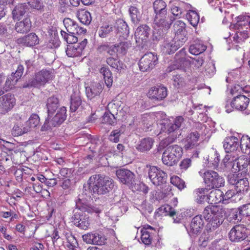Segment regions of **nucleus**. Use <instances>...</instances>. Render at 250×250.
Listing matches in <instances>:
<instances>
[{
  "label": "nucleus",
  "instance_id": "obj_1",
  "mask_svg": "<svg viewBox=\"0 0 250 250\" xmlns=\"http://www.w3.org/2000/svg\"><path fill=\"white\" fill-rule=\"evenodd\" d=\"M76 208L74 210V214L71 217L72 222L81 229L86 230L89 226L88 217L83 215L82 212L97 213L100 212V210L96 207H93L85 199L82 198L79 195L78 199L76 201Z\"/></svg>",
  "mask_w": 250,
  "mask_h": 250
},
{
  "label": "nucleus",
  "instance_id": "obj_2",
  "mask_svg": "<svg viewBox=\"0 0 250 250\" xmlns=\"http://www.w3.org/2000/svg\"><path fill=\"white\" fill-rule=\"evenodd\" d=\"M184 121V118L181 116L176 117L172 121L168 119L161 120L156 124L157 129L155 130L154 134L158 135L162 132H165L171 136L170 138H167L164 142V145H167L168 143L173 142L178 136L181 135L179 128Z\"/></svg>",
  "mask_w": 250,
  "mask_h": 250
},
{
  "label": "nucleus",
  "instance_id": "obj_3",
  "mask_svg": "<svg viewBox=\"0 0 250 250\" xmlns=\"http://www.w3.org/2000/svg\"><path fill=\"white\" fill-rule=\"evenodd\" d=\"M153 9L154 13V24L165 30L169 29L175 18L169 16L166 3L163 0H156L153 2Z\"/></svg>",
  "mask_w": 250,
  "mask_h": 250
},
{
  "label": "nucleus",
  "instance_id": "obj_4",
  "mask_svg": "<svg viewBox=\"0 0 250 250\" xmlns=\"http://www.w3.org/2000/svg\"><path fill=\"white\" fill-rule=\"evenodd\" d=\"M224 211L221 207L209 205L206 207L203 212V215L208 221L207 230L212 231L218 228L224 221Z\"/></svg>",
  "mask_w": 250,
  "mask_h": 250
},
{
  "label": "nucleus",
  "instance_id": "obj_5",
  "mask_svg": "<svg viewBox=\"0 0 250 250\" xmlns=\"http://www.w3.org/2000/svg\"><path fill=\"white\" fill-rule=\"evenodd\" d=\"M88 185L91 192L98 195L109 192L114 186L113 180L111 178L100 174L91 176L89 179Z\"/></svg>",
  "mask_w": 250,
  "mask_h": 250
},
{
  "label": "nucleus",
  "instance_id": "obj_6",
  "mask_svg": "<svg viewBox=\"0 0 250 250\" xmlns=\"http://www.w3.org/2000/svg\"><path fill=\"white\" fill-rule=\"evenodd\" d=\"M223 147L227 154L223 160L225 165L227 163H232L238 158L239 152V139L234 136L226 138Z\"/></svg>",
  "mask_w": 250,
  "mask_h": 250
},
{
  "label": "nucleus",
  "instance_id": "obj_7",
  "mask_svg": "<svg viewBox=\"0 0 250 250\" xmlns=\"http://www.w3.org/2000/svg\"><path fill=\"white\" fill-rule=\"evenodd\" d=\"M53 70L42 69L36 73L34 78L29 79L22 85L23 88L39 87L44 85L54 77Z\"/></svg>",
  "mask_w": 250,
  "mask_h": 250
},
{
  "label": "nucleus",
  "instance_id": "obj_8",
  "mask_svg": "<svg viewBox=\"0 0 250 250\" xmlns=\"http://www.w3.org/2000/svg\"><path fill=\"white\" fill-rule=\"evenodd\" d=\"M228 181L229 184L234 186L236 194H238V196H241L239 200L250 190L248 179L247 178L242 177V174L240 175L239 174H230L228 175Z\"/></svg>",
  "mask_w": 250,
  "mask_h": 250
},
{
  "label": "nucleus",
  "instance_id": "obj_9",
  "mask_svg": "<svg viewBox=\"0 0 250 250\" xmlns=\"http://www.w3.org/2000/svg\"><path fill=\"white\" fill-rule=\"evenodd\" d=\"M183 154L182 147L178 145H172L167 147L162 155L164 164L172 166L177 163Z\"/></svg>",
  "mask_w": 250,
  "mask_h": 250
},
{
  "label": "nucleus",
  "instance_id": "obj_10",
  "mask_svg": "<svg viewBox=\"0 0 250 250\" xmlns=\"http://www.w3.org/2000/svg\"><path fill=\"white\" fill-rule=\"evenodd\" d=\"M66 108L62 106L57 110V112L54 116L52 117L54 114H51L50 115L48 114L47 118L42 127V130L45 131L61 125L66 119Z\"/></svg>",
  "mask_w": 250,
  "mask_h": 250
},
{
  "label": "nucleus",
  "instance_id": "obj_11",
  "mask_svg": "<svg viewBox=\"0 0 250 250\" xmlns=\"http://www.w3.org/2000/svg\"><path fill=\"white\" fill-rule=\"evenodd\" d=\"M204 182L208 189L219 188L224 185V179L213 170H207L203 174Z\"/></svg>",
  "mask_w": 250,
  "mask_h": 250
},
{
  "label": "nucleus",
  "instance_id": "obj_12",
  "mask_svg": "<svg viewBox=\"0 0 250 250\" xmlns=\"http://www.w3.org/2000/svg\"><path fill=\"white\" fill-rule=\"evenodd\" d=\"M148 174L150 180L156 186H161L166 183L167 174L157 167H150Z\"/></svg>",
  "mask_w": 250,
  "mask_h": 250
},
{
  "label": "nucleus",
  "instance_id": "obj_13",
  "mask_svg": "<svg viewBox=\"0 0 250 250\" xmlns=\"http://www.w3.org/2000/svg\"><path fill=\"white\" fill-rule=\"evenodd\" d=\"M157 63V55L156 54L148 52L141 58L139 66L141 71L146 72L152 70Z\"/></svg>",
  "mask_w": 250,
  "mask_h": 250
},
{
  "label": "nucleus",
  "instance_id": "obj_14",
  "mask_svg": "<svg viewBox=\"0 0 250 250\" xmlns=\"http://www.w3.org/2000/svg\"><path fill=\"white\" fill-rule=\"evenodd\" d=\"M179 40H176L175 38L172 39H167L161 46V51L164 54H171L174 53L179 48L185 43V39L179 38Z\"/></svg>",
  "mask_w": 250,
  "mask_h": 250
},
{
  "label": "nucleus",
  "instance_id": "obj_15",
  "mask_svg": "<svg viewBox=\"0 0 250 250\" xmlns=\"http://www.w3.org/2000/svg\"><path fill=\"white\" fill-rule=\"evenodd\" d=\"M250 103L249 98L244 95L240 94L235 96L232 101L229 103L230 105L227 104L226 105V112H230L231 108H235L238 110H245Z\"/></svg>",
  "mask_w": 250,
  "mask_h": 250
},
{
  "label": "nucleus",
  "instance_id": "obj_16",
  "mask_svg": "<svg viewBox=\"0 0 250 250\" xmlns=\"http://www.w3.org/2000/svg\"><path fill=\"white\" fill-rule=\"evenodd\" d=\"M16 104V99L11 94L7 93L0 97V114L5 115L10 111Z\"/></svg>",
  "mask_w": 250,
  "mask_h": 250
},
{
  "label": "nucleus",
  "instance_id": "obj_17",
  "mask_svg": "<svg viewBox=\"0 0 250 250\" xmlns=\"http://www.w3.org/2000/svg\"><path fill=\"white\" fill-rule=\"evenodd\" d=\"M167 95V88L162 85L152 87L147 93L148 97L154 102L163 100Z\"/></svg>",
  "mask_w": 250,
  "mask_h": 250
},
{
  "label": "nucleus",
  "instance_id": "obj_18",
  "mask_svg": "<svg viewBox=\"0 0 250 250\" xmlns=\"http://www.w3.org/2000/svg\"><path fill=\"white\" fill-rule=\"evenodd\" d=\"M247 229L244 225H235L230 230L229 238L232 242H240L247 237Z\"/></svg>",
  "mask_w": 250,
  "mask_h": 250
},
{
  "label": "nucleus",
  "instance_id": "obj_19",
  "mask_svg": "<svg viewBox=\"0 0 250 250\" xmlns=\"http://www.w3.org/2000/svg\"><path fill=\"white\" fill-rule=\"evenodd\" d=\"M186 51L185 48H182L177 53L174 57V60L167 67L166 72L169 73L176 69H180L186 61Z\"/></svg>",
  "mask_w": 250,
  "mask_h": 250
},
{
  "label": "nucleus",
  "instance_id": "obj_20",
  "mask_svg": "<svg viewBox=\"0 0 250 250\" xmlns=\"http://www.w3.org/2000/svg\"><path fill=\"white\" fill-rule=\"evenodd\" d=\"M150 29L146 24L139 26L135 33L136 42L142 46L145 45L149 35Z\"/></svg>",
  "mask_w": 250,
  "mask_h": 250
},
{
  "label": "nucleus",
  "instance_id": "obj_21",
  "mask_svg": "<svg viewBox=\"0 0 250 250\" xmlns=\"http://www.w3.org/2000/svg\"><path fill=\"white\" fill-rule=\"evenodd\" d=\"M116 174L119 181L123 184L130 185L135 182L134 174L127 169H119L116 170Z\"/></svg>",
  "mask_w": 250,
  "mask_h": 250
},
{
  "label": "nucleus",
  "instance_id": "obj_22",
  "mask_svg": "<svg viewBox=\"0 0 250 250\" xmlns=\"http://www.w3.org/2000/svg\"><path fill=\"white\" fill-rule=\"evenodd\" d=\"M104 85L100 83H94L90 86L86 87L85 93L90 100L100 99V94L103 90Z\"/></svg>",
  "mask_w": 250,
  "mask_h": 250
},
{
  "label": "nucleus",
  "instance_id": "obj_23",
  "mask_svg": "<svg viewBox=\"0 0 250 250\" xmlns=\"http://www.w3.org/2000/svg\"><path fill=\"white\" fill-rule=\"evenodd\" d=\"M191 5L188 3L176 1L171 4L170 11L173 16L176 18L179 19L181 18L183 13L185 11H188Z\"/></svg>",
  "mask_w": 250,
  "mask_h": 250
},
{
  "label": "nucleus",
  "instance_id": "obj_24",
  "mask_svg": "<svg viewBox=\"0 0 250 250\" xmlns=\"http://www.w3.org/2000/svg\"><path fill=\"white\" fill-rule=\"evenodd\" d=\"M84 242L93 245H102L105 243V238L98 233H88L83 235Z\"/></svg>",
  "mask_w": 250,
  "mask_h": 250
},
{
  "label": "nucleus",
  "instance_id": "obj_25",
  "mask_svg": "<svg viewBox=\"0 0 250 250\" xmlns=\"http://www.w3.org/2000/svg\"><path fill=\"white\" fill-rule=\"evenodd\" d=\"M63 24L67 31L72 34H82L86 32V30L78 26V24L71 19L67 18L63 20Z\"/></svg>",
  "mask_w": 250,
  "mask_h": 250
},
{
  "label": "nucleus",
  "instance_id": "obj_26",
  "mask_svg": "<svg viewBox=\"0 0 250 250\" xmlns=\"http://www.w3.org/2000/svg\"><path fill=\"white\" fill-rule=\"evenodd\" d=\"M204 221L202 215H196L194 217L190 224V232L197 235L200 233L204 226Z\"/></svg>",
  "mask_w": 250,
  "mask_h": 250
},
{
  "label": "nucleus",
  "instance_id": "obj_27",
  "mask_svg": "<svg viewBox=\"0 0 250 250\" xmlns=\"http://www.w3.org/2000/svg\"><path fill=\"white\" fill-rule=\"evenodd\" d=\"M200 133L197 131L189 133L184 141V147L186 149H192L198 146V142L200 138Z\"/></svg>",
  "mask_w": 250,
  "mask_h": 250
},
{
  "label": "nucleus",
  "instance_id": "obj_28",
  "mask_svg": "<svg viewBox=\"0 0 250 250\" xmlns=\"http://www.w3.org/2000/svg\"><path fill=\"white\" fill-rule=\"evenodd\" d=\"M174 30L175 33L176 40H179V38L185 39V42L187 41V33L186 30V24L182 21H176L173 25Z\"/></svg>",
  "mask_w": 250,
  "mask_h": 250
},
{
  "label": "nucleus",
  "instance_id": "obj_29",
  "mask_svg": "<svg viewBox=\"0 0 250 250\" xmlns=\"http://www.w3.org/2000/svg\"><path fill=\"white\" fill-rule=\"evenodd\" d=\"M18 42L23 44L27 46H33L39 43V39L34 33H31L23 38L18 40Z\"/></svg>",
  "mask_w": 250,
  "mask_h": 250
},
{
  "label": "nucleus",
  "instance_id": "obj_30",
  "mask_svg": "<svg viewBox=\"0 0 250 250\" xmlns=\"http://www.w3.org/2000/svg\"><path fill=\"white\" fill-rule=\"evenodd\" d=\"M237 161L236 165L239 171L243 173H246L248 171V167L250 166V157L241 156L235 160Z\"/></svg>",
  "mask_w": 250,
  "mask_h": 250
},
{
  "label": "nucleus",
  "instance_id": "obj_31",
  "mask_svg": "<svg viewBox=\"0 0 250 250\" xmlns=\"http://www.w3.org/2000/svg\"><path fill=\"white\" fill-rule=\"evenodd\" d=\"M114 26V29L116 28L118 33L121 34L120 36H122L124 38L128 37L129 34V27L124 20L122 19L117 20Z\"/></svg>",
  "mask_w": 250,
  "mask_h": 250
},
{
  "label": "nucleus",
  "instance_id": "obj_32",
  "mask_svg": "<svg viewBox=\"0 0 250 250\" xmlns=\"http://www.w3.org/2000/svg\"><path fill=\"white\" fill-rule=\"evenodd\" d=\"M114 30V26L109 23H103L97 30L98 36L101 38H105L110 36Z\"/></svg>",
  "mask_w": 250,
  "mask_h": 250
},
{
  "label": "nucleus",
  "instance_id": "obj_33",
  "mask_svg": "<svg viewBox=\"0 0 250 250\" xmlns=\"http://www.w3.org/2000/svg\"><path fill=\"white\" fill-rule=\"evenodd\" d=\"M28 10V6L25 3H19L12 10V16L14 20H20Z\"/></svg>",
  "mask_w": 250,
  "mask_h": 250
},
{
  "label": "nucleus",
  "instance_id": "obj_34",
  "mask_svg": "<svg viewBox=\"0 0 250 250\" xmlns=\"http://www.w3.org/2000/svg\"><path fill=\"white\" fill-rule=\"evenodd\" d=\"M154 142V140L151 138H145L140 141L136 148L139 151L142 152L148 151L152 148Z\"/></svg>",
  "mask_w": 250,
  "mask_h": 250
},
{
  "label": "nucleus",
  "instance_id": "obj_35",
  "mask_svg": "<svg viewBox=\"0 0 250 250\" xmlns=\"http://www.w3.org/2000/svg\"><path fill=\"white\" fill-rule=\"evenodd\" d=\"M31 27V22L29 19H24L22 21L18 22L15 26V30L19 33H26L30 31Z\"/></svg>",
  "mask_w": 250,
  "mask_h": 250
},
{
  "label": "nucleus",
  "instance_id": "obj_36",
  "mask_svg": "<svg viewBox=\"0 0 250 250\" xmlns=\"http://www.w3.org/2000/svg\"><path fill=\"white\" fill-rule=\"evenodd\" d=\"M46 105L48 114H54L60 106L59 100L57 97L52 96L47 100Z\"/></svg>",
  "mask_w": 250,
  "mask_h": 250
},
{
  "label": "nucleus",
  "instance_id": "obj_37",
  "mask_svg": "<svg viewBox=\"0 0 250 250\" xmlns=\"http://www.w3.org/2000/svg\"><path fill=\"white\" fill-rule=\"evenodd\" d=\"M236 22L234 24V28L236 29H243V27L250 28V16L240 15L236 18Z\"/></svg>",
  "mask_w": 250,
  "mask_h": 250
},
{
  "label": "nucleus",
  "instance_id": "obj_38",
  "mask_svg": "<svg viewBox=\"0 0 250 250\" xmlns=\"http://www.w3.org/2000/svg\"><path fill=\"white\" fill-rule=\"evenodd\" d=\"M30 131V127L21 125V123H16L11 129V134L14 137L21 136Z\"/></svg>",
  "mask_w": 250,
  "mask_h": 250
},
{
  "label": "nucleus",
  "instance_id": "obj_39",
  "mask_svg": "<svg viewBox=\"0 0 250 250\" xmlns=\"http://www.w3.org/2000/svg\"><path fill=\"white\" fill-rule=\"evenodd\" d=\"M223 191L220 189H215L210 192L208 195V202H210L211 204H218L220 202L223 203Z\"/></svg>",
  "mask_w": 250,
  "mask_h": 250
},
{
  "label": "nucleus",
  "instance_id": "obj_40",
  "mask_svg": "<svg viewBox=\"0 0 250 250\" xmlns=\"http://www.w3.org/2000/svg\"><path fill=\"white\" fill-rule=\"evenodd\" d=\"M209 189L208 188H199L195 189L194 193L196 195V201L198 204H203L205 201H208L207 193Z\"/></svg>",
  "mask_w": 250,
  "mask_h": 250
},
{
  "label": "nucleus",
  "instance_id": "obj_41",
  "mask_svg": "<svg viewBox=\"0 0 250 250\" xmlns=\"http://www.w3.org/2000/svg\"><path fill=\"white\" fill-rule=\"evenodd\" d=\"M106 63L113 68L117 70L118 72H121L126 68V65L118 59L108 58L106 59Z\"/></svg>",
  "mask_w": 250,
  "mask_h": 250
},
{
  "label": "nucleus",
  "instance_id": "obj_42",
  "mask_svg": "<svg viewBox=\"0 0 250 250\" xmlns=\"http://www.w3.org/2000/svg\"><path fill=\"white\" fill-rule=\"evenodd\" d=\"M77 17L83 24L89 25L92 20L90 13L85 9H80L77 12Z\"/></svg>",
  "mask_w": 250,
  "mask_h": 250
},
{
  "label": "nucleus",
  "instance_id": "obj_43",
  "mask_svg": "<svg viewBox=\"0 0 250 250\" xmlns=\"http://www.w3.org/2000/svg\"><path fill=\"white\" fill-rule=\"evenodd\" d=\"M100 72L102 74L106 86L108 87H110L112 85L113 77L109 68L106 66H103L100 68Z\"/></svg>",
  "mask_w": 250,
  "mask_h": 250
},
{
  "label": "nucleus",
  "instance_id": "obj_44",
  "mask_svg": "<svg viewBox=\"0 0 250 250\" xmlns=\"http://www.w3.org/2000/svg\"><path fill=\"white\" fill-rule=\"evenodd\" d=\"M220 157L219 154L216 151H214L210 153L208 156L207 161L208 167L210 168H215L218 167Z\"/></svg>",
  "mask_w": 250,
  "mask_h": 250
},
{
  "label": "nucleus",
  "instance_id": "obj_45",
  "mask_svg": "<svg viewBox=\"0 0 250 250\" xmlns=\"http://www.w3.org/2000/svg\"><path fill=\"white\" fill-rule=\"evenodd\" d=\"M82 104V99L79 92H75L71 96L70 109L75 112Z\"/></svg>",
  "mask_w": 250,
  "mask_h": 250
},
{
  "label": "nucleus",
  "instance_id": "obj_46",
  "mask_svg": "<svg viewBox=\"0 0 250 250\" xmlns=\"http://www.w3.org/2000/svg\"><path fill=\"white\" fill-rule=\"evenodd\" d=\"M206 49V46L202 42L198 41L190 46L189 51L192 54L198 55L204 52Z\"/></svg>",
  "mask_w": 250,
  "mask_h": 250
},
{
  "label": "nucleus",
  "instance_id": "obj_47",
  "mask_svg": "<svg viewBox=\"0 0 250 250\" xmlns=\"http://www.w3.org/2000/svg\"><path fill=\"white\" fill-rule=\"evenodd\" d=\"M128 11L132 22L135 24L139 23L142 18V14L139 9L135 6H131Z\"/></svg>",
  "mask_w": 250,
  "mask_h": 250
},
{
  "label": "nucleus",
  "instance_id": "obj_48",
  "mask_svg": "<svg viewBox=\"0 0 250 250\" xmlns=\"http://www.w3.org/2000/svg\"><path fill=\"white\" fill-rule=\"evenodd\" d=\"M188 11V12L186 15L187 19L193 27L197 26L200 20L199 14L195 11L190 10L189 9Z\"/></svg>",
  "mask_w": 250,
  "mask_h": 250
},
{
  "label": "nucleus",
  "instance_id": "obj_49",
  "mask_svg": "<svg viewBox=\"0 0 250 250\" xmlns=\"http://www.w3.org/2000/svg\"><path fill=\"white\" fill-rule=\"evenodd\" d=\"M239 146L243 153L249 154L250 153V138L248 136H243L239 142Z\"/></svg>",
  "mask_w": 250,
  "mask_h": 250
},
{
  "label": "nucleus",
  "instance_id": "obj_50",
  "mask_svg": "<svg viewBox=\"0 0 250 250\" xmlns=\"http://www.w3.org/2000/svg\"><path fill=\"white\" fill-rule=\"evenodd\" d=\"M102 123L104 124L114 125L117 123L116 117L111 112H105L102 118Z\"/></svg>",
  "mask_w": 250,
  "mask_h": 250
},
{
  "label": "nucleus",
  "instance_id": "obj_51",
  "mask_svg": "<svg viewBox=\"0 0 250 250\" xmlns=\"http://www.w3.org/2000/svg\"><path fill=\"white\" fill-rule=\"evenodd\" d=\"M249 37V34L247 30H239L233 37V40L237 43L244 42Z\"/></svg>",
  "mask_w": 250,
  "mask_h": 250
},
{
  "label": "nucleus",
  "instance_id": "obj_52",
  "mask_svg": "<svg viewBox=\"0 0 250 250\" xmlns=\"http://www.w3.org/2000/svg\"><path fill=\"white\" fill-rule=\"evenodd\" d=\"M82 52V48L78 45H74L68 47L66 50V54L69 57H75L81 55Z\"/></svg>",
  "mask_w": 250,
  "mask_h": 250
},
{
  "label": "nucleus",
  "instance_id": "obj_53",
  "mask_svg": "<svg viewBox=\"0 0 250 250\" xmlns=\"http://www.w3.org/2000/svg\"><path fill=\"white\" fill-rule=\"evenodd\" d=\"M117 53L122 55H125L128 49L131 46V43L129 41H125L116 44Z\"/></svg>",
  "mask_w": 250,
  "mask_h": 250
},
{
  "label": "nucleus",
  "instance_id": "obj_54",
  "mask_svg": "<svg viewBox=\"0 0 250 250\" xmlns=\"http://www.w3.org/2000/svg\"><path fill=\"white\" fill-rule=\"evenodd\" d=\"M161 210H163L164 212L166 213L165 215H169L170 217H173V222L174 223H178L179 222V219H177V218L175 219L174 216L176 215V212L175 209L172 208L170 206L168 205H167L165 206H163L161 208Z\"/></svg>",
  "mask_w": 250,
  "mask_h": 250
},
{
  "label": "nucleus",
  "instance_id": "obj_55",
  "mask_svg": "<svg viewBox=\"0 0 250 250\" xmlns=\"http://www.w3.org/2000/svg\"><path fill=\"white\" fill-rule=\"evenodd\" d=\"M40 123V118L37 114H33L29 118L28 121L25 123V125L30 127V130L32 128L36 127Z\"/></svg>",
  "mask_w": 250,
  "mask_h": 250
},
{
  "label": "nucleus",
  "instance_id": "obj_56",
  "mask_svg": "<svg viewBox=\"0 0 250 250\" xmlns=\"http://www.w3.org/2000/svg\"><path fill=\"white\" fill-rule=\"evenodd\" d=\"M170 183L180 190H182L186 187L185 183L184 180L177 176L171 177Z\"/></svg>",
  "mask_w": 250,
  "mask_h": 250
},
{
  "label": "nucleus",
  "instance_id": "obj_57",
  "mask_svg": "<svg viewBox=\"0 0 250 250\" xmlns=\"http://www.w3.org/2000/svg\"><path fill=\"white\" fill-rule=\"evenodd\" d=\"M17 79H15V77L11 75L10 76L7 78L5 82V85L3 87V91H7L12 88V87L17 83Z\"/></svg>",
  "mask_w": 250,
  "mask_h": 250
},
{
  "label": "nucleus",
  "instance_id": "obj_58",
  "mask_svg": "<svg viewBox=\"0 0 250 250\" xmlns=\"http://www.w3.org/2000/svg\"><path fill=\"white\" fill-rule=\"evenodd\" d=\"M141 240L142 242L145 245H149L151 242V238L150 232L147 230V229H145L141 230Z\"/></svg>",
  "mask_w": 250,
  "mask_h": 250
},
{
  "label": "nucleus",
  "instance_id": "obj_59",
  "mask_svg": "<svg viewBox=\"0 0 250 250\" xmlns=\"http://www.w3.org/2000/svg\"><path fill=\"white\" fill-rule=\"evenodd\" d=\"M238 210L243 217L250 216V203L244 204L239 208Z\"/></svg>",
  "mask_w": 250,
  "mask_h": 250
},
{
  "label": "nucleus",
  "instance_id": "obj_60",
  "mask_svg": "<svg viewBox=\"0 0 250 250\" xmlns=\"http://www.w3.org/2000/svg\"><path fill=\"white\" fill-rule=\"evenodd\" d=\"M122 133V129L121 128L113 130L110 133L109 136V140L111 142L116 143H118L119 141V138Z\"/></svg>",
  "mask_w": 250,
  "mask_h": 250
},
{
  "label": "nucleus",
  "instance_id": "obj_61",
  "mask_svg": "<svg viewBox=\"0 0 250 250\" xmlns=\"http://www.w3.org/2000/svg\"><path fill=\"white\" fill-rule=\"evenodd\" d=\"M216 69L214 64L209 63L205 68V72L207 76L212 77L215 73Z\"/></svg>",
  "mask_w": 250,
  "mask_h": 250
},
{
  "label": "nucleus",
  "instance_id": "obj_62",
  "mask_svg": "<svg viewBox=\"0 0 250 250\" xmlns=\"http://www.w3.org/2000/svg\"><path fill=\"white\" fill-rule=\"evenodd\" d=\"M173 82L174 86L178 88L183 86L185 83L184 78L178 75L174 76Z\"/></svg>",
  "mask_w": 250,
  "mask_h": 250
},
{
  "label": "nucleus",
  "instance_id": "obj_63",
  "mask_svg": "<svg viewBox=\"0 0 250 250\" xmlns=\"http://www.w3.org/2000/svg\"><path fill=\"white\" fill-rule=\"evenodd\" d=\"M28 3L32 7L37 10H41L43 8L42 0H31Z\"/></svg>",
  "mask_w": 250,
  "mask_h": 250
},
{
  "label": "nucleus",
  "instance_id": "obj_64",
  "mask_svg": "<svg viewBox=\"0 0 250 250\" xmlns=\"http://www.w3.org/2000/svg\"><path fill=\"white\" fill-rule=\"evenodd\" d=\"M236 195H238V194H236V193H235L234 191H232L231 190H228L227 191L225 194L223 193V204H227L228 203V201L231 199V198H233V197L235 196Z\"/></svg>",
  "mask_w": 250,
  "mask_h": 250
}]
</instances>
